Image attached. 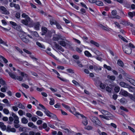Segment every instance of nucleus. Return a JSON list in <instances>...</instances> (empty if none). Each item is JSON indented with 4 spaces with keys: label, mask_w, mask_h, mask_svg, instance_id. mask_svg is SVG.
I'll return each mask as SVG.
<instances>
[{
    "label": "nucleus",
    "mask_w": 135,
    "mask_h": 135,
    "mask_svg": "<svg viewBox=\"0 0 135 135\" xmlns=\"http://www.w3.org/2000/svg\"><path fill=\"white\" fill-rule=\"evenodd\" d=\"M135 48L134 46L132 44L130 43L124 46L123 47V49L124 52L126 54L130 55L132 54L133 55H135V52L132 51V49Z\"/></svg>",
    "instance_id": "nucleus-1"
},
{
    "label": "nucleus",
    "mask_w": 135,
    "mask_h": 135,
    "mask_svg": "<svg viewBox=\"0 0 135 135\" xmlns=\"http://www.w3.org/2000/svg\"><path fill=\"white\" fill-rule=\"evenodd\" d=\"M100 112L103 114L99 115V117L101 118L107 120H109L110 118V113L108 111L104 110H101Z\"/></svg>",
    "instance_id": "nucleus-2"
},
{
    "label": "nucleus",
    "mask_w": 135,
    "mask_h": 135,
    "mask_svg": "<svg viewBox=\"0 0 135 135\" xmlns=\"http://www.w3.org/2000/svg\"><path fill=\"white\" fill-rule=\"evenodd\" d=\"M75 114H74L77 117H78L80 115L83 118L82 123L84 126L87 125L88 124V120L86 117L83 115L80 114L79 113L76 112Z\"/></svg>",
    "instance_id": "nucleus-3"
},
{
    "label": "nucleus",
    "mask_w": 135,
    "mask_h": 135,
    "mask_svg": "<svg viewBox=\"0 0 135 135\" xmlns=\"http://www.w3.org/2000/svg\"><path fill=\"white\" fill-rule=\"evenodd\" d=\"M64 40H61L59 41V44L62 46L65 47L66 46H69L70 44V42L66 40L64 37Z\"/></svg>",
    "instance_id": "nucleus-4"
},
{
    "label": "nucleus",
    "mask_w": 135,
    "mask_h": 135,
    "mask_svg": "<svg viewBox=\"0 0 135 135\" xmlns=\"http://www.w3.org/2000/svg\"><path fill=\"white\" fill-rule=\"evenodd\" d=\"M91 120L97 125L100 126L102 123L98 118L95 117H92L91 119Z\"/></svg>",
    "instance_id": "nucleus-5"
},
{
    "label": "nucleus",
    "mask_w": 135,
    "mask_h": 135,
    "mask_svg": "<svg viewBox=\"0 0 135 135\" xmlns=\"http://www.w3.org/2000/svg\"><path fill=\"white\" fill-rule=\"evenodd\" d=\"M44 112L48 116L55 119H57L56 116L55 115L50 113L48 110H46L45 111H44Z\"/></svg>",
    "instance_id": "nucleus-6"
},
{
    "label": "nucleus",
    "mask_w": 135,
    "mask_h": 135,
    "mask_svg": "<svg viewBox=\"0 0 135 135\" xmlns=\"http://www.w3.org/2000/svg\"><path fill=\"white\" fill-rule=\"evenodd\" d=\"M64 37L57 35H55L54 36L53 40L54 41H58L59 40H64Z\"/></svg>",
    "instance_id": "nucleus-7"
},
{
    "label": "nucleus",
    "mask_w": 135,
    "mask_h": 135,
    "mask_svg": "<svg viewBox=\"0 0 135 135\" xmlns=\"http://www.w3.org/2000/svg\"><path fill=\"white\" fill-rule=\"evenodd\" d=\"M21 75L22 77L19 76H16V79H17L19 81H22L23 79V77H27L28 75L26 73H25L23 72H21Z\"/></svg>",
    "instance_id": "nucleus-8"
},
{
    "label": "nucleus",
    "mask_w": 135,
    "mask_h": 135,
    "mask_svg": "<svg viewBox=\"0 0 135 135\" xmlns=\"http://www.w3.org/2000/svg\"><path fill=\"white\" fill-rule=\"evenodd\" d=\"M0 10L2 11V13L3 14L8 15L9 14V12L6 9L4 6H0Z\"/></svg>",
    "instance_id": "nucleus-9"
},
{
    "label": "nucleus",
    "mask_w": 135,
    "mask_h": 135,
    "mask_svg": "<svg viewBox=\"0 0 135 135\" xmlns=\"http://www.w3.org/2000/svg\"><path fill=\"white\" fill-rule=\"evenodd\" d=\"M119 94L124 97H128L129 94H130L129 93H128L126 91L122 90L120 91L119 93Z\"/></svg>",
    "instance_id": "nucleus-10"
},
{
    "label": "nucleus",
    "mask_w": 135,
    "mask_h": 135,
    "mask_svg": "<svg viewBox=\"0 0 135 135\" xmlns=\"http://www.w3.org/2000/svg\"><path fill=\"white\" fill-rule=\"evenodd\" d=\"M21 40L24 42L27 43L30 41L29 40L26 38V36L23 35L21 37Z\"/></svg>",
    "instance_id": "nucleus-11"
},
{
    "label": "nucleus",
    "mask_w": 135,
    "mask_h": 135,
    "mask_svg": "<svg viewBox=\"0 0 135 135\" xmlns=\"http://www.w3.org/2000/svg\"><path fill=\"white\" fill-rule=\"evenodd\" d=\"M119 85L121 86L124 88H129L130 87V86L129 85L123 81L120 82Z\"/></svg>",
    "instance_id": "nucleus-12"
},
{
    "label": "nucleus",
    "mask_w": 135,
    "mask_h": 135,
    "mask_svg": "<svg viewBox=\"0 0 135 135\" xmlns=\"http://www.w3.org/2000/svg\"><path fill=\"white\" fill-rule=\"evenodd\" d=\"M8 74L10 77L13 79L15 80L16 79V75H15L13 72H9Z\"/></svg>",
    "instance_id": "nucleus-13"
},
{
    "label": "nucleus",
    "mask_w": 135,
    "mask_h": 135,
    "mask_svg": "<svg viewBox=\"0 0 135 135\" xmlns=\"http://www.w3.org/2000/svg\"><path fill=\"white\" fill-rule=\"evenodd\" d=\"M14 28L19 31L22 32L24 33H26L25 32L22 31V29L21 27L19 25H17Z\"/></svg>",
    "instance_id": "nucleus-14"
},
{
    "label": "nucleus",
    "mask_w": 135,
    "mask_h": 135,
    "mask_svg": "<svg viewBox=\"0 0 135 135\" xmlns=\"http://www.w3.org/2000/svg\"><path fill=\"white\" fill-rule=\"evenodd\" d=\"M30 19L28 20V18L26 19L25 20H23L21 21V22L23 24L26 25H27L29 22L30 21Z\"/></svg>",
    "instance_id": "nucleus-15"
},
{
    "label": "nucleus",
    "mask_w": 135,
    "mask_h": 135,
    "mask_svg": "<svg viewBox=\"0 0 135 135\" xmlns=\"http://www.w3.org/2000/svg\"><path fill=\"white\" fill-rule=\"evenodd\" d=\"M117 64L121 67H123L124 66V63L120 60H118L117 61Z\"/></svg>",
    "instance_id": "nucleus-16"
},
{
    "label": "nucleus",
    "mask_w": 135,
    "mask_h": 135,
    "mask_svg": "<svg viewBox=\"0 0 135 135\" xmlns=\"http://www.w3.org/2000/svg\"><path fill=\"white\" fill-rule=\"evenodd\" d=\"M33 26L35 29L37 30H39L40 24L39 22H37L34 24Z\"/></svg>",
    "instance_id": "nucleus-17"
},
{
    "label": "nucleus",
    "mask_w": 135,
    "mask_h": 135,
    "mask_svg": "<svg viewBox=\"0 0 135 135\" xmlns=\"http://www.w3.org/2000/svg\"><path fill=\"white\" fill-rule=\"evenodd\" d=\"M41 30L42 32L41 35H44L47 32V28L44 27H42Z\"/></svg>",
    "instance_id": "nucleus-18"
},
{
    "label": "nucleus",
    "mask_w": 135,
    "mask_h": 135,
    "mask_svg": "<svg viewBox=\"0 0 135 135\" xmlns=\"http://www.w3.org/2000/svg\"><path fill=\"white\" fill-rule=\"evenodd\" d=\"M55 46L56 48L60 50L61 51L63 52L64 51V50L62 47L57 44L56 43H55Z\"/></svg>",
    "instance_id": "nucleus-19"
},
{
    "label": "nucleus",
    "mask_w": 135,
    "mask_h": 135,
    "mask_svg": "<svg viewBox=\"0 0 135 135\" xmlns=\"http://www.w3.org/2000/svg\"><path fill=\"white\" fill-rule=\"evenodd\" d=\"M62 105L66 109L69 110L70 112L71 113L72 112V110H71V109L70 108L69 106L66 105L64 103L62 104Z\"/></svg>",
    "instance_id": "nucleus-20"
},
{
    "label": "nucleus",
    "mask_w": 135,
    "mask_h": 135,
    "mask_svg": "<svg viewBox=\"0 0 135 135\" xmlns=\"http://www.w3.org/2000/svg\"><path fill=\"white\" fill-rule=\"evenodd\" d=\"M21 122L24 124H26L28 122V120L25 117H23L21 119Z\"/></svg>",
    "instance_id": "nucleus-21"
},
{
    "label": "nucleus",
    "mask_w": 135,
    "mask_h": 135,
    "mask_svg": "<svg viewBox=\"0 0 135 135\" xmlns=\"http://www.w3.org/2000/svg\"><path fill=\"white\" fill-rule=\"evenodd\" d=\"M7 130L8 132H15L16 131V129L14 128H11L10 127H7Z\"/></svg>",
    "instance_id": "nucleus-22"
},
{
    "label": "nucleus",
    "mask_w": 135,
    "mask_h": 135,
    "mask_svg": "<svg viewBox=\"0 0 135 135\" xmlns=\"http://www.w3.org/2000/svg\"><path fill=\"white\" fill-rule=\"evenodd\" d=\"M100 27L103 29L108 31H109L110 30H112L111 28L105 27L102 25H101Z\"/></svg>",
    "instance_id": "nucleus-23"
},
{
    "label": "nucleus",
    "mask_w": 135,
    "mask_h": 135,
    "mask_svg": "<svg viewBox=\"0 0 135 135\" xmlns=\"http://www.w3.org/2000/svg\"><path fill=\"white\" fill-rule=\"evenodd\" d=\"M42 127L44 129H45V130L47 131H48L49 130L50 128L47 127V124L46 123H44L43 124Z\"/></svg>",
    "instance_id": "nucleus-24"
},
{
    "label": "nucleus",
    "mask_w": 135,
    "mask_h": 135,
    "mask_svg": "<svg viewBox=\"0 0 135 135\" xmlns=\"http://www.w3.org/2000/svg\"><path fill=\"white\" fill-rule=\"evenodd\" d=\"M28 126L29 127H31L32 128L36 129L37 127L36 126L34 125L33 123L31 122H29L28 123Z\"/></svg>",
    "instance_id": "nucleus-25"
},
{
    "label": "nucleus",
    "mask_w": 135,
    "mask_h": 135,
    "mask_svg": "<svg viewBox=\"0 0 135 135\" xmlns=\"http://www.w3.org/2000/svg\"><path fill=\"white\" fill-rule=\"evenodd\" d=\"M90 43L97 47H98L99 46V45L98 43L93 40H91L90 41Z\"/></svg>",
    "instance_id": "nucleus-26"
},
{
    "label": "nucleus",
    "mask_w": 135,
    "mask_h": 135,
    "mask_svg": "<svg viewBox=\"0 0 135 135\" xmlns=\"http://www.w3.org/2000/svg\"><path fill=\"white\" fill-rule=\"evenodd\" d=\"M29 32L32 34V35H34L37 37H38L39 36L38 33L36 31L33 32L32 31H29Z\"/></svg>",
    "instance_id": "nucleus-27"
},
{
    "label": "nucleus",
    "mask_w": 135,
    "mask_h": 135,
    "mask_svg": "<svg viewBox=\"0 0 135 135\" xmlns=\"http://www.w3.org/2000/svg\"><path fill=\"white\" fill-rule=\"evenodd\" d=\"M36 44L39 47L43 49L45 48V46L42 44H41L39 42L37 41L36 42Z\"/></svg>",
    "instance_id": "nucleus-28"
},
{
    "label": "nucleus",
    "mask_w": 135,
    "mask_h": 135,
    "mask_svg": "<svg viewBox=\"0 0 135 135\" xmlns=\"http://www.w3.org/2000/svg\"><path fill=\"white\" fill-rule=\"evenodd\" d=\"M56 21L54 20L53 18H52L50 19V24L52 25L53 24H56Z\"/></svg>",
    "instance_id": "nucleus-29"
},
{
    "label": "nucleus",
    "mask_w": 135,
    "mask_h": 135,
    "mask_svg": "<svg viewBox=\"0 0 135 135\" xmlns=\"http://www.w3.org/2000/svg\"><path fill=\"white\" fill-rule=\"evenodd\" d=\"M107 78L108 79L113 81L115 79V77L114 76L108 75Z\"/></svg>",
    "instance_id": "nucleus-30"
},
{
    "label": "nucleus",
    "mask_w": 135,
    "mask_h": 135,
    "mask_svg": "<svg viewBox=\"0 0 135 135\" xmlns=\"http://www.w3.org/2000/svg\"><path fill=\"white\" fill-rule=\"evenodd\" d=\"M45 51L47 54L51 56L52 57L54 58L55 59H56L57 58L54 55L52 54L50 52V51Z\"/></svg>",
    "instance_id": "nucleus-31"
},
{
    "label": "nucleus",
    "mask_w": 135,
    "mask_h": 135,
    "mask_svg": "<svg viewBox=\"0 0 135 135\" xmlns=\"http://www.w3.org/2000/svg\"><path fill=\"white\" fill-rule=\"evenodd\" d=\"M128 15L129 16L132 18L134 16H135V12H129L128 13Z\"/></svg>",
    "instance_id": "nucleus-32"
},
{
    "label": "nucleus",
    "mask_w": 135,
    "mask_h": 135,
    "mask_svg": "<svg viewBox=\"0 0 135 135\" xmlns=\"http://www.w3.org/2000/svg\"><path fill=\"white\" fill-rule=\"evenodd\" d=\"M84 54L86 56L88 57H91V55L87 51H85Z\"/></svg>",
    "instance_id": "nucleus-33"
},
{
    "label": "nucleus",
    "mask_w": 135,
    "mask_h": 135,
    "mask_svg": "<svg viewBox=\"0 0 135 135\" xmlns=\"http://www.w3.org/2000/svg\"><path fill=\"white\" fill-rule=\"evenodd\" d=\"M95 2L96 4L98 6H102L103 5V3L101 1H96V2Z\"/></svg>",
    "instance_id": "nucleus-34"
},
{
    "label": "nucleus",
    "mask_w": 135,
    "mask_h": 135,
    "mask_svg": "<svg viewBox=\"0 0 135 135\" xmlns=\"http://www.w3.org/2000/svg\"><path fill=\"white\" fill-rule=\"evenodd\" d=\"M104 67L105 68L107 69L108 70L110 71L112 69V68L110 66H108L106 64L104 65Z\"/></svg>",
    "instance_id": "nucleus-35"
},
{
    "label": "nucleus",
    "mask_w": 135,
    "mask_h": 135,
    "mask_svg": "<svg viewBox=\"0 0 135 135\" xmlns=\"http://www.w3.org/2000/svg\"><path fill=\"white\" fill-rule=\"evenodd\" d=\"M75 62L80 67H83V65L81 64L80 61L78 60H77L75 61Z\"/></svg>",
    "instance_id": "nucleus-36"
},
{
    "label": "nucleus",
    "mask_w": 135,
    "mask_h": 135,
    "mask_svg": "<svg viewBox=\"0 0 135 135\" xmlns=\"http://www.w3.org/2000/svg\"><path fill=\"white\" fill-rule=\"evenodd\" d=\"M128 97L132 100L135 102V97L132 95L130 94L129 95Z\"/></svg>",
    "instance_id": "nucleus-37"
},
{
    "label": "nucleus",
    "mask_w": 135,
    "mask_h": 135,
    "mask_svg": "<svg viewBox=\"0 0 135 135\" xmlns=\"http://www.w3.org/2000/svg\"><path fill=\"white\" fill-rule=\"evenodd\" d=\"M0 84L2 85H4L6 84L5 82L0 77Z\"/></svg>",
    "instance_id": "nucleus-38"
},
{
    "label": "nucleus",
    "mask_w": 135,
    "mask_h": 135,
    "mask_svg": "<svg viewBox=\"0 0 135 135\" xmlns=\"http://www.w3.org/2000/svg\"><path fill=\"white\" fill-rule=\"evenodd\" d=\"M36 114L38 115L40 117L42 116L43 115L42 112L40 111H37L36 112Z\"/></svg>",
    "instance_id": "nucleus-39"
},
{
    "label": "nucleus",
    "mask_w": 135,
    "mask_h": 135,
    "mask_svg": "<svg viewBox=\"0 0 135 135\" xmlns=\"http://www.w3.org/2000/svg\"><path fill=\"white\" fill-rule=\"evenodd\" d=\"M120 89V88H119V87L118 86H115L114 88V90H115V92L117 93L119 92Z\"/></svg>",
    "instance_id": "nucleus-40"
},
{
    "label": "nucleus",
    "mask_w": 135,
    "mask_h": 135,
    "mask_svg": "<svg viewBox=\"0 0 135 135\" xmlns=\"http://www.w3.org/2000/svg\"><path fill=\"white\" fill-rule=\"evenodd\" d=\"M18 107L21 109H25V107L20 102V103H18Z\"/></svg>",
    "instance_id": "nucleus-41"
},
{
    "label": "nucleus",
    "mask_w": 135,
    "mask_h": 135,
    "mask_svg": "<svg viewBox=\"0 0 135 135\" xmlns=\"http://www.w3.org/2000/svg\"><path fill=\"white\" fill-rule=\"evenodd\" d=\"M99 83H100V87L102 89H104L105 87V85L104 84L101 83L100 82H99Z\"/></svg>",
    "instance_id": "nucleus-42"
},
{
    "label": "nucleus",
    "mask_w": 135,
    "mask_h": 135,
    "mask_svg": "<svg viewBox=\"0 0 135 135\" xmlns=\"http://www.w3.org/2000/svg\"><path fill=\"white\" fill-rule=\"evenodd\" d=\"M20 122L19 120V118L18 117L15 118V120L14 121V123H18Z\"/></svg>",
    "instance_id": "nucleus-43"
},
{
    "label": "nucleus",
    "mask_w": 135,
    "mask_h": 135,
    "mask_svg": "<svg viewBox=\"0 0 135 135\" xmlns=\"http://www.w3.org/2000/svg\"><path fill=\"white\" fill-rule=\"evenodd\" d=\"M22 16L23 17L25 18L26 19L28 18V20H29L30 18L28 15H27L25 13H23L22 14Z\"/></svg>",
    "instance_id": "nucleus-44"
},
{
    "label": "nucleus",
    "mask_w": 135,
    "mask_h": 135,
    "mask_svg": "<svg viewBox=\"0 0 135 135\" xmlns=\"http://www.w3.org/2000/svg\"><path fill=\"white\" fill-rule=\"evenodd\" d=\"M106 90L109 93H111L112 89L108 86H107L106 87Z\"/></svg>",
    "instance_id": "nucleus-45"
},
{
    "label": "nucleus",
    "mask_w": 135,
    "mask_h": 135,
    "mask_svg": "<svg viewBox=\"0 0 135 135\" xmlns=\"http://www.w3.org/2000/svg\"><path fill=\"white\" fill-rule=\"evenodd\" d=\"M50 104L51 105H52L54 104V100L53 98L50 99Z\"/></svg>",
    "instance_id": "nucleus-46"
},
{
    "label": "nucleus",
    "mask_w": 135,
    "mask_h": 135,
    "mask_svg": "<svg viewBox=\"0 0 135 135\" xmlns=\"http://www.w3.org/2000/svg\"><path fill=\"white\" fill-rule=\"evenodd\" d=\"M21 86H22L23 87H24L25 88H26V89H28L29 88V86L25 84V83H22L21 84Z\"/></svg>",
    "instance_id": "nucleus-47"
},
{
    "label": "nucleus",
    "mask_w": 135,
    "mask_h": 135,
    "mask_svg": "<svg viewBox=\"0 0 135 135\" xmlns=\"http://www.w3.org/2000/svg\"><path fill=\"white\" fill-rule=\"evenodd\" d=\"M10 23L13 26V27L14 28L17 25L16 23L12 21H10Z\"/></svg>",
    "instance_id": "nucleus-48"
},
{
    "label": "nucleus",
    "mask_w": 135,
    "mask_h": 135,
    "mask_svg": "<svg viewBox=\"0 0 135 135\" xmlns=\"http://www.w3.org/2000/svg\"><path fill=\"white\" fill-rule=\"evenodd\" d=\"M112 14L113 16H115L117 14V12L116 10H113L112 12Z\"/></svg>",
    "instance_id": "nucleus-49"
},
{
    "label": "nucleus",
    "mask_w": 135,
    "mask_h": 135,
    "mask_svg": "<svg viewBox=\"0 0 135 135\" xmlns=\"http://www.w3.org/2000/svg\"><path fill=\"white\" fill-rule=\"evenodd\" d=\"M3 111L4 113L6 114H7L9 113V111L7 109L4 108L3 110Z\"/></svg>",
    "instance_id": "nucleus-50"
},
{
    "label": "nucleus",
    "mask_w": 135,
    "mask_h": 135,
    "mask_svg": "<svg viewBox=\"0 0 135 135\" xmlns=\"http://www.w3.org/2000/svg\"><path fill=\"white\" fill-rule=\"evenodd\" d=\"M118 70L120 72L123 74H125V72L121 68H119L118 69Z\"/></svg>",
    "instance_id": "nucleus-51"
},
{
    "label": "nucleus",
    "mask_w": 135,
    "mask_h": 135,
    "mask_svg": "<svg viewBox=\"0 0 135 135\" xmlns=\"http://www.w3.org/2000/svg\"><path fill=\"white\" fill-rule=\"evenodd\" d=\"M120 108L121 110H123L126 112H128V110L127 109L125 108L123 106H121L120 107Z\"/></svg>",
    "instance_id": "nucleus-52"
},
{
    "label": "nucleus",
    "mask_w": 135,
    "mask_h": 135,
    "mask_svg": "<svg viewBox=\"0 0 135 135\" xmlns=\"http://www.w3.org/2000/svg\"><path fill=\"white\" fill-rule=\"evenodd\" d=\"M93 128L91 126H88L85 127V128L88 130H90L92 129Z\"/></svg>",
    "instance_id": "nucleus-53"
},
{
    "label": "nucleus",
    "mask_w": 135,
    "mask_h": 135,
    "mask_svg": "<svg viewBox=\"0 0 135 135\" xmlns=\"http://www.w3.org/2000/svg\"><path fill=\"white\" fill-rule=\"evenodd\" d=\"M18 112L20 116L22 115L23 113H25V112H24L22 110H19Z\"/></svg>",
    "instance_id": "nucleus-54"
},
{
    "label": "nucleus",
    "mask_w": 135,
    "mask_h": 135,
    "mask_svg": "<svg viewBox=\"0 0 135 135\" xmlns=\"http://www.w3.org/2000/svg\"><path fill=\"white\" fill-rule=\"evenodd\" d=\"M126 99L124 98H121L120 100V102L122 104H123L125 102Z\"/></svg>",
    "instance_id": "nucleus-55"
},
{
    "label": "nucleus",
    "mask_w": 135,
    "mask_h": 135,
    "mask_svg": "<svg viewBox=\"0 0 135 135\" xmlns=\"http://www.w3.org/2000/svg\"><path fill=\"white\" fill-rule=\"evenodd\" d=\"M67 71H68L69 73H74V71L71 69H67L66 70Z\"/></svg>",
    "instance_id": "nucleus-56"
},
{
    "label": "nucleus",
    "mask_w": 135,
    "mask_h": 135,
    "mask_svg": "<svg viewBox=\"0 0 135 135\" xmlns=\"http://www.w3.org/2000/svg\"><path fill=\"white\" fill-rule=\"evenodd\" d=\"M56 74L57 75V77L60 80L63 81H65V79H63L62 78L59 76H60V75L58 73Z\"/></svg>",
    "instance_id": "nucleus-57"
},
{
    "label": "nucleus",
    "mask_w": 135,
    "mask_h": 135,
    "mask_svg": "<svg viewBox=\"0 0 135 135\" xmlns=\"http://www.w3.org/2000/svg\"><path fill=\"white\" fill-rule=\"evenodd\" d=\"M14 7L17 9H20V7L19 5L18 4H15Z\"/></svg>",
    "instance_id": "nucleus-58"
},
{
    "label": "nucleus",
    "mask_w": 135,
    "mask_h": 135,
    "mask_svg": "<svg viewBox=\"0 0 135 135\" xmlns=\"http://www.w3.org/2000/svg\"><path fill=\"white\" fill-rule=\"evenodd\" d=\"M9 120L10 122H8V123L9 124H11L12 123L11 122H12L13 120V118L12 117H10L9 118Z\"/></svg>",
    "instance_id": "nucleus-59"
},
{
    "label": "nucleus",
    "mask_w": 135,
    "mask_h": 135,
    "mask_svg": "<svg viewBox=\"0 0 135 135\" xmlns=\"http://www.w3.org/2000/svg\"><path fill=\"white\" fill-rule=\"evenodd\" d=\"M76 51L79 53H81L82 51V50L80 49L78 47H77L76 49Z\"/></svg>",
    "instance_id": "nucleus-60"
},
{
    "label": "nucleus",
    "mask_w": 135,
    "mask_h": 135,
    "mask_svg": "<svg viewBox=\"0 0 135 135\" xmlns=\"http://www.w3.org/2000/svg\"><path fill=\"white\" fill-rule=\"evenodd\" d=\"M73 57L74 59H76L78 60L79 59V56L76 55H73Z\"/></svg>",
    "instance_id": "nucleus-61"
},
{
    "label": "nucleus",
    "mask_w": 135,
    "mask_h": 135,
    "mask_svg": "<svg viewBox=\"0 0 135 135\" xmlns=\"http://www.w3.org/2000/svg\"><path fill=\"white\" fill-rule=\"evenodd\" d=\"M55 107L56 108H59L60 107V105L59 103H57L54 105Z\"/></svg>",
    "instance_id": "nucleus-62"
},
{
    "label": "nucleus",
    "mask_w": 135,
    "mask_h": 135,
    "mask_svg": "<svg viewBox=\"0 0 135 135\" xmlns=\"http://www.w3.org/2000/svg\"><path fill=\"white\" fill-rule=\"evenodd\" d=\"M3 102L5 103L9 104V102L8 100L6 99H4L2 100Z\"/></svg>",
    "instance_id": "nucleus-63"
},
{
    "label": "nucleus",
    "mask_w": 135,
    "mask_h": 135,
    "mask_svg": "<svg viewBox=\"0 0 135 135\" xmlns=\"http://www.w3.org/2000/svg\"><path fill=\"white\" fill-rule=\"evenodd\" d=\"M114 23L118 28H120V25L117 22H115Z\"/></svg>",
    "instance_id": "nucleus-64"
}]
</instances>
